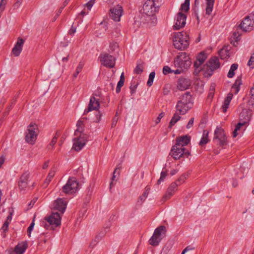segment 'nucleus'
Listing matches in <instances>:
<instances>
[{"instance_id":"f257e3e1","label":"nucleus","mask_w":254,"mask_h":254,"mask_svg":"<svg viewBox=\"0 0 254 254\" xmlns=\"http://www.w3.org/2000/svg\"><path fill=\"white\" fill-rule=\"evenodd\" d=\"M67 202L64 199L59 198L54 201V209L58 210L59 212H52L47 217L45 218L42 222L43 226L46 229H54L61 224V216L64 214L66 207Z\"/></svg>"},{"instance_id":"f03ea898","label":"nucleus","mask_w":254,"mask_h":254,"mask_svg":"<svg viewBox=\"0 0 254 254\" xmlns=\"http://www.w3.org/2000/svg\"><path fill=\"white\" fill-rule=\"evenodd\" d=\"M190 37L186 32H177L174 34L173 41L176 49L184 50L189 45Z\"/></svg>"},{"instance_id":"7ed1b4c3","label":"nucleus","mask_w":254,"mask_h":254,"mask_svg":"<svg viewBox=\"0 0 254 254\" xmlns=\"http://www.w3.org/2000/svg\"><path fill=\"white\" fill-rule=\"evenodd\" d=\"M159 7L158 1L154 0H147L142 7L143 13L149 16H153L158 11Z\"/></svg>"},{"instance_id":"20e7f679","label":"nucleus","mask_w":254,"mask_h":254,"mask_svg":"<svg viewBox=\"0 0 254 254\" xmlns=\"http://www.w3.org/2000/svg\"><path fill=\"white\" fill-rule=\"evenodd\" d=\"M191 63L190 58L185 52L181 53L174 60L175 66L182 69H187L191 65Z\"/></svg>"},{"instance_id":"39448f33","label":"nucleus","mask_w":254,"mask_h":254,"mask_svg":"<svg viewBox=\"0 0 254 254\" xmlns=\"http://www.w3.org/2000/svg\"><path fill=\"white\" fill-rule=\"evenodd\" d=\"M37 130L38 127L35 124H30L28 126L25 136V140L27 143L30 144L35 143L38 135Z\"/></svg>"},{"instance_id":"423d86ee","label":"nucleus","mask_w":254,"mask_h":254,"mask_svg":"<svg viewBox=\"0 0 254 254\" xmlns=\"http://www.w3.org/2000/svg\"><path fill=\"white\" fill-rule=\"evenodd\" d=\"M170 154L174 159L177 160L183 156L188 157L190 155V152L185 147H181L180 145L175 144L173 146Z\"/></svg>"},{"instance_id":"0eeeda50","label":"nucleus","mask_w":254,"mask_h":254,"mask_svg":"<svg viewBox=\"0 0 254 254\" xmlns=\"http://www.w3.org/2000/svg\"><path fill=\"white\" fill-rule=\"evenodd\" d=\"M78 183L75 178H69L62 188V191L66 194H72L76 192L78 189Z\"/></svg>"},{"instance_id":"6e6552de","label":"nucleus","mask_w":254,"mask_h":254,"mask_svg":"<svg viewBox=\"0 0 254 254\" xmlns=\"http://www.w3.org/2000/svg\"><path fill=\"white\" fill-rule=\"evenodd\" d=\"M220 63L218 58L214 57L211 58L206 64L204 65L203 69L206 70V73L209 76H211L214 70L219 68Z\"/></svg>"},{"instance_id":"1a4fd4ad","label":"nucleus","mask_w":254,"mask_h":254,"mask_svg":"<svg viewBox=\"0 0 254 254\" xmlns=\"http://www.w3.org/2000/svg\"><path fill=\"white\" fill-rule=\"evenodd\" d=\"M88 139L87 134H81L80 136H75L73 138L72 149L76 151H80L84 146Z\"/></svg>"},{"instance_id":"9d476101","label":"nucleus","mask_w":254,"mask_h":254,"mask_svg":"<svg viewBox=\"0 0 254 254\" xmlns=\"http://www.w3.org/2000/svg\"><path fill=\"white\" fill-rule=\"evenodd\" d=\"M239 27L245 32L252 31L254 28V15L246 16L242 21Z\"/></svg>"},{"instance_id":"9b49d317","label":"nucleus","mask_w":254,"mask_h":254,"mask_svg":"<svg viewBox=\"0 0 254 254\" xmlns=\"http://www.w3.org/2000/svg\"><path fill=\"white\" fill-rule=\"evenodd\" d=\"M100 61L101 64L107 67H113L115 64V58L106 53H102L100 57Z\"/></svg>"},{"instance_id":"f8f14e48","label":"nucleus","mask_w":254,"mask_h":254,"mask_svg":"<svg viewBox=\"0 0 254 254\" xmlns=\"http://www.w3.org/2000/svg\"><path fill=\"white\" fill-rule=\"evenodd\" d=\"M123 9L121 6L117 5L110 9V16L115 21H120Z\"/></svg>"},{"instance_id":"ddd939ff","label":"nucleus","mask_w":254,"mask_h":254,"mask_svg":"<svg viewBox=\"0 0 254 254\" xmlns=\"http://www.w3.org/2000/svg\"><path fill=\"white\" fill-rule=\"evenodd\" d=\"M187 16L185 14L179 12L176 16V22L173 26L174 30H179L186 25Z\"/></svg>"},{"instance_id":"4468645a","label":"nucleus","mask_w":254,"mask_h":254,"mask_svg":"<svg viewBox=\"0 0 254 254\" xmlns=\"http://www.w3.org/2000/svg\"><path fill=\"white\" fill-rule=\"evenodd\" d=\"M100 104L98 99H97L94 96L91 97L90 101L86 109L85 110L84 114H86L92 111H98L100 108Z\"/></svg>"},{"instance_id":"2eb2a0df","label":"nucleus","mask_w":254,"mask_h":254,"mask_svg":"<svg viewBox=\"0 0 254 254\" xmlns=\"http://www.w3.org/2000/svg\"><path fill=\"white\" fill-rule=\"evenodd\" d=\"M217 139L220 145L226 144V138L224 133V130L221 127H217L214 132V139Z\"/></svg>"},{"instance_id":"dca6fc26","label":"nucleus","mask_w":254,"mask_h":254,"mask_svg":"<svg viewBox=\"0 0 254 254\" xmlns=\"http://www.w3.org/2000/svg\"><path fill=\"white\" fill-rule=\"evenodd\" d=\"M252 117V111L250 109H244L240 113L239 115L240 122L247 125L251 120Z\"/></svg>"},{"instance_id":"f3484780","label":"nucleus","mask_w":254,"mask_h":254,"mask_svg":"<svg viewBox=\"0 0 254 254\" xmlns=\"http://www.w3.org/2000/svg\"><path fill=\"white\" fill-rule=\"evenodd\" d=\"M179 186V184L177 183V182H173L171 183L167 189L165 194L163 196V199L164 200H166L171 198L174 194L175 191L178 190V187Z\"/></svg>"},{"instance_id":"a211bd4d","label":"nucleus","mask_w":254,"mask_h":254,"mask_svg":"<svg viewBox=\"0 0 254 254\" xmlns=\"http://www.w3.org/2000/svg\"><path fill=\"white\" fill-rule=\"evenodd\" d=\"M191 84L190 79L186 78H180L177 81V88L178 89L183 91L189 88Z\"/></svg>"},{"instance_id":"6ab92c4d","label":"nucleus","mask_w":254,"mask_h":254,"mask_svg":"<svg viewBox=\"0 0 254 254\" xmlns=\"http://www.w3.org/2000/svg\"><path fill=\"white\" fill-rule=\"evenodd\" d=\"M24 41L23 39L18 38L17 42L12 50V53L15 57H18L20 54L23 46Z\"/></svg>"},{"instance_id":"aec40b11","label":"nucleus","mask_w":254,"mask_h":254,"mask_svg":"<svg viewBox=\"0 0 254 254\" xmlns=\"http://www.w3.org/2000/svg\"><path fill=\"white\" fill-rule=\"evenodd\" d=\"M177 112L181 115H185L190 108V105L182 103L181 101H178L176 106Z\"/></svg>"},{"instance_id":"412c9836","label":"nucleus","mask_w":254,"mask_h":254,"mask_svg":"<svg viewBox=\"0 0 254 254\" xmlns=\"http://www.w3.org/2000/svg\"><path fill=\"white\" fill-rule=\"evenodd\" d=\"M30 176V173L24 172L20 177V181L18 182V186L21 190L25 189L27 186V181Z\"/></svg>"},{"instance_id":"4be33fe9","label":"nucleus","mask_w":254,"mask_h":254,"mask_svg":"<svg viewBox=\"0 0 254 254\" xmlns=\"http://www.w3.org/2000/svg\"><path fill=\"white\" fill-rule=\"evenodd\" d=\"M26 242H23L16 245L14 249V252H11L9 254H23L27 248Z\"/></svg>"},{"instance_id":"5701e85b","label":"nucleus","mask_w":254,"mask_h":254,"mask_svg":"<svg viewBox=\"0 0 254 254\" xmlns=\"http://www.w3.org/2000/svg\"><path fill=\"white\" fill-rule=\"evenodd\" d=\"M190 137L188 135H183L176 138V144L180 145V146L184 147L190 142Z\"/></svg>"},{"instance_id":"b1692460","label":"nucleus","mask_w":254,"mask_h":254,"mask_svg":"<svg viewBox=\"0 0 254 254\" xmlns=\"http://www.w3.org/2000/svg\"><path fill=\"white\" fill-rule=\"evenodd\" d=\"M178 101H181L182 103L191 105V96L189 92H187L184 94L180 98Z\"/></svg>"},{"instance_id":"393cba45","label":"nucleus","mask_w":254,"mask_h":254,"mask_svg":"<svg viewBox=\"0 0 254 254\" xmlns=\"http://www.w3.org/2000/svg\"><path fill=\"white\" fill-rule=\"evenodd\" d=\"M242 84V81L240 77H238L233 85L231 89V93L236 94L240 90V86Z\"/></svg>"},{"instance_id":"a878e982","label":"nucleus","mask_w":254,"mask_h":254,"mask_svg":"<svg viewBox=\"0 0 254 254\" xmlns=\"http://www.w3.org/2000/svg\"><path fill=\"white\" fill-rule=\"evenodd\" d=\"M232 98L233 94L232 93H229L227 95L226 98L224 100L223 105L222 106V111L224 113H225L227 111Z\"/></svg>"},{"instance_id":"bb28decb","label":"nucleus","mask_w":254,"mask_h":254,"mask_svg":"<svg viewBox=\"0 0 254 254\" xmlns=\"http://www.w3.org/2000/svg\"><path fill=\"white\" fill-rule=\"evenodd\" d=\"M206 1L205 13L210 15L212 11L215 0H206Z\"/></svg>"},{"instance_id":"cd10ccee","label":"nucleus","mask_w":254,"mask_h":254,"mask_svg":"<svg viewBox=\"0 0 254 254\" xmlns=\"http://www.w3.org/2000/svg\"><path fill=\"white\" fill-rule=\"evenodd\" d=\"M161 239L162 238H160L157 235H155V234H153V236L149 240V244L153 246H158Z\"/></svg>"},{"instance_id":"c85d7f7f","label":"nucleus","mask_w":254,"mask_h":254,"mask_svg":"<svg viewBox=\"0 0 254 254\" xmlns=\"http://www.w3.org/2000/svg\"><path fill=\"white\" fill-rule=\"evenodd\" d=\"M208 134L209 132L207 130H204L203 131V134L202 138L201 139L199 143V144L201 146L204 145L206 144L208 141Z\"/></svg>"},{"instance_id":"c756f323","label":"nucleus","mask_w":254,"mask_h":254,"mask_svg":"<svg viewBox=\"0 0 254 254\" xmlns=\"http://www.w3.org/2000/svg\"><path fill=\"white\" fill-rule=\"evenodd\" d=\"M55 172L54 170H50L49 173V174L45 180L44 183H43V186L44 188L47 187L49 183L51 182V180L55 176Z\"/></svg>"},{"instance_id":"7c9ffc66","label":"nucleus","mask_w":254,"mask_h":254,"mask_svg":"<svg viewBox=\"0 0 254 254\" xmlns=\"http://www.w3.org/2000/svg\"><path fill=\"white\" fill-rule=\"evenodd\" d=\"M166 232V227L164 226H160L157 228L154 232L155 235H157L160 238H161L162 233L164 234Z\"/></svg>"},{"instance_id":"2f4dec72","label":"nucleus","mask_w":254,"mask_h":254,"mask_svg":"<svg viewBox=\"0 0 254 254\" xmlns=\"http://www.w3.org/2000/svg\"><path fill=\"white\" fill-rule=\"evenodd\" d=\"M178 113H179L177 112V113L174 115L173 118L171 120L169 126L170 128H171L172 127L174 126L181 119V117L178 115Z\"/></svg>"},{"instance_id":"473e14b6","label":"nucleus","mask_w":254,"mask_h":254,"mask_svg":"<svg viewBox=\"0 0 254 254\" xmlns=\"http://www.w3.org/2000/svg\"><path fill=\"white\" fill-rule=\"evenodd\" d=\"M84 65V63L83 62H80L77 67L76 68L75 71L73 74V77L74 78L77 77L78 74L81 71L83 66Z\"/></svg>"},{"instance_id":"72a5a7b5","label":"nucleus","mask_w":254,"mask_h":254,"mask_svg":"<svg viewBox=\"0 0 254 254\" xmlns=\"http://www.w3.org/2000/svg\"><path fill=\"white\" fill-rule=\"evenodd\" d=\"M238 65L236 64H233L231 66V68L228 73V77L229 78H232L234 76V75H235V70H236L237 68H238Z\"/></svg>"},{"instance_id":"f704fd0d","label":"nucleus","mask_w":254,"mask_h":254,"mask_svg":"<svg viewBox=\"0 0 254 254\" xmlns=\"http://www.w3.org/2000/svg\"><path fill=\"white\" fill-rule=\"evenodd\" d=\"M190 0H185L184 3L182 4L180 10L185 12L189 11L190 9Z\"/></svg>"},{"instance_id":"c9c22d12","label":"nucleus","mask_w":254,"mask_h":254,"mask_svg":"<svg viewBox=\"0 0 254 254\" xmlns=\"http://www.w3.org/2000/svg\"><path fill=\"white\" fill-rule=\"evenodd\" d=\"M143 70V65L142 63H139L137 64L135 69L134 72L136 74H141Z\"/></svg>"},{"instance_id":"e433bc0d","label":"nucleus","mask_w":254,"mask_h":254,"mask_svg":"<svg viewBox=\"0 0 254 254\" xmlns=\"http://www.w3.org/2000/svg\"><path fill=\"white\" fill-rule=\"evenodd\" d=\"M245 125H246L243 124V123H242L241 122H239L236 126L233 132V137H236L238 135L239 133L238 132V131L239 130H240L241 127L242 126H245Z\"/></svg>"},{"instance_id":"4c0bfd02","label":"nucleus","mask_w":254,"mask_h":254,"mask_svg":"<svg viewBox=\"0 0 254 254\" xmlns=\"http://www.w3.org/2000/svg\"><path fill=\"white\" fill-rule=\"evenodd\" d=\"M104 236V234L102 233V234H98L94 241H93L90 245V247H91L92 246V247H93L95 245H96V244L101 240V239L102 238V237Z\"/></svg>"},{"instance_id":"58836bf2","label":"nucleus","mask_w":254,"mask_h":254,"mask_svg":"<svg viewBox=\"0 0 254 254\" xmlns=\"http://www.w3.org/2000/svg\"><path fill=\"white\" fill-rule=\"evenodd\" d=\"M155 72L154 71H152L150 73L149 75V78L147 83L148 86H151L152 85L153 82V79L155 77Z\"/></svg>"},{"instance_id":"ea45409f","label":"nucleus","mask_w":254,"mask_h":254,"mask_svg":"<svg viewBox=\"0 0 254 254\" xmlns=\"http://www.w3.org/2000/svg\"><path fill=\"white\" fill-rule=\"evenodd\" d=\"M84 128L83 127H78L74 132V136H80L81 134H86L83 133Z\"/></svg>"},{"instance_id":"a19ab883","label":"nucleus","mask_w":254,"mask_h":254,"mask_svg":"<svg viewBox=\"0 0 254 254\" xmlns=\"http://www.w3.org/2000/svg\"><path fill=\"white\" fill-rule=\"evenodd\" d=\"M206 58L207 57L205 54L204 53H201L197 56L196 59L199 61V62L203 63L206 59Z\"/></svg>"},{"instance_id":"79ce46f5","label":"nucleus","mask_w":254,"mask_h":254,"mask_svg":"<svg viewBox=\"0 0 254 254\" xmlns=\"http://www.w3.org/2000/svg\"><path fill=\"white\" fill-rule=\"evenodd\" d=\"M167 176V173L166 172L162 171L161 173V176L159 179L157 181V185H159L161 184V182H163L164 179Z\"/></svg>"},{"instance_id":"37998d69","label":"nucleus","mask_w":254,"mask_h":254,"mask_svg":"<svg viewBox=\"0 0 254 254\" xmlns=\"http://www.w3.org/2000/svg\"><path fill=\"white\" fill-rule=\"evenodd\" d=\"M59 135H58V132H56V135H55V136L52 138L50 144H49V146H51L52 147V148H53V147L54 146L55 144L57 142V138L58 137H59Z\"/></svg>"},{"instance_id":"c03bdc74","label":"nucleus","mask_w":254,"mask_h":254,"mask_svg":"<svg viewBox=\"0 0 254 254\" xmlns=\"http://www.w3.org/2000/svg\"><path fill=\"white\" fill-rule=\"evenodd\" d=\"M35 223H34V220L33 219V221L30 224V226L28 227L27 229V233H28V236L29 237H31V231L33 230L34 226Z\"/></svg>"},{"instance_id":"a18cd8bd","label":"nucleus","mask_w":254,"mask_h":254,"mask_svg":"<svg viewBox=\"0 0 254 254\" xmlns=\"http://www.w3.org/2000/svg\"><path fill=\"white\" fill-rule=\"evenodd\" d=\"M248 65L251 68L254 67V54H252L248 63Z\"/></svg>"},{"instance_id":"49530a36","label":"nucleus","mask_w":254,"mask_h":254,"mask_svg":"<svg viewBox=\"0 0 254 254\" xmlns=\"http://www.w3.org/2000/svg\"><path fill=\"white\" fill-rule=\"evenodd\" d=\"M125 81L122 80H119L117 86L116 88V92L119 93L121 91V87L124 85Z\"/></svg>"},{"instance_id":"de8ad7c7","label":"nucleus","mask_w":254,"mask_h":254,"mask_svg":"<svg viewBox=\"0 0 254 254\" xmlns=\"http://www.w3.org/2000/svg\"><path fill=\"white\" fill-rule=\"evenodd\" d=\"M186 179L187 177H186V175H183L178 179V180L176 182H177V183L180 185L181 184L185 182Z\"/></svg>"},{"instance_id":"09e8293b","label":"nucleus","mask_w":254,"mask_h":254,"mask_svg":"<svg viewBox=\"0 0 254 254\" xmlns=\"http://www.w3.org/2000/svg\"><path fill=\"white\" fill-rule=\"evenodd\" d=\"M118 47V44L116 42H113L110 44V48L112 51H115Z\"/></svg>"},{"instance_id":"8fccbe9b","label":"nucleus","mask_w":254,"mask_h":254,"mask_svg":"<svg viewBox=\"0 0 254 254\" xmlns=\"http://www.w3.org/2000/svg\"><path fill=\"white\" fill-rule=\"evenodd\" d=\"M102 116V114L100 112H98V113L96 115L94 122H95V123L99 122L101 120Z\"/></svg>"},{"instance_id":"3c124183","label":"nucleus","mask_w":254,"mask_h":254,"mask_svg":"<svg viewBox=\"0 0 254 254\" xmlns=\"http://www.w3.org/2000/svg\"><path fill=\"white\" fill-rule=\"evenodd\" d=\"M23 0H16V2L13 5V7L14 9H17L19 7L20 5L22 2Z\"/></svg>"},{"instance_id":"603ef678","label":"nucleus","mask_w":254,"mask_h":254,"mask_svg":"<svg viewBox=\"0 0 254 254\" xmlns=\"http://www.w3.org/2000/svg\"><path fill=\"white\" fill-rule=\"evenodd\" d=\"M163 72L164 74H167L172 72L171 68L168 66H165L163 68Z\"/></svg>"},{"instance_id":"864d4df0","label":"nucleus","mask_w":254,"mask_h":254,"mask_svg":"<svg viewBox=\"0 0 254 254\" xmlns=\"http://www.w3.org/2000/svg\"><path fill=\"white\" fill-rule=\"evenodd\" d=\"M95 0H90L88 2L85 4L88 10H90L93 4L94 3Z\"/></svg>"},{"instance_id":"5fc2aeb1","label":"nucleus","mask_w":254,"mask_h":254,"mask_svg":"<svg viewBox=\"0 0 254 254\" xmlns=\"http://www.w3.org/2000/svg\"><path fill=\"white\" fill-rule=\"evenodd\" d=\"M149 190H150V188L148 186L146 187L145 188V190L142 195H143L144 198H146V197H147V196L148 195Z\"/></svg>"},{"instance_id":"6e6d98bb","label":"nucleus","mask_w":254,"mask_h":254,"mask_svg":"<svg viewBox=\"0 0 254 254\" xmlns=\"http://www.w3.org/2000/svg\"><path fill=\"white\" fill-rule=\"evenodd\" d=\"M116 114H117V113H116ZM118 121V117H117V115H116V116L114 117L113 121H112V125H111L112 127H115Z\"/></svg>"},{"instance_id":"4d7b16f0","label":"nucleus","mask_w":254,"mask_h":254,"mask_svg":"<svg viewBox=\"0 0 254 254\" xmlns=\"http://www.w3.org/2000/svg\"><path fill=\"white\" fill-rule=\"evenodd\" d=\"M227 52L226 50L224 49H221L219 51V56H220V58L221 59H223L225 58L224 56L225 54H227Z\"/></svg>"},{"instance_id":"13d9d810","label":"nucleus","mask_w":254,"mask_h":254,"mask_svg":"<svg viewBox=\"0 0 254 254\" xmlns=\"http://www.w3.org/2000/svg\"><path fill=\"white\" fill-rule=\"evenodd\" d=\"M193 122H194V118H191L190 120V121H189V122L187 125V128L189 129V128H190V127H191L193 126Z\"/></svg>"},{"instance_id":"bf43d9fd","label":"nucleus","mask_w":254,"mask_h":254,"mask_svg":"<svg viewBox=\"0 0 254 254\" xmlns=\"http://www.w3.org/2000/svg\"><path fill=\"white\" fill-rule=\"evenodd\" d=\"M9 223L7 222H4V224H3V226L1 228V230L3 232H6L7 231Z\"/></svg>"},{"instance_id":"052dcab7","label":"nucleus","mask_w":254,"mask_h":254,"mask_svg":"<svg viewBox=\"0 0 254 254\" xmlns=\"http://www.w3.org/2000/svg\"><path fill=\"white\" fill-rule=\"evenodd\" d=\"M241 36V34L239 33L238 31H236L233 34V38L236 39V41L238 40L239 38Z\"/></svg>"},{"instance_id":"680f3d73","label":"nucleus","mask_w":254,"mask_h":254,"mask_svg":"<svg viewBox=\"0 0 254 254\" xmlns=\"http://www.w3.org/2000/svg\"><path fill=\"white\" fill-rule=\"evenodd\" d=\"M120 167H119V166H117V167L115 168V169L114 171L113 176L112 179V181L114 180L116 177V176L115 174L116 173H118V174L120 173Z\"/></svg>"},{"instance_id":"e2e57ef3","label":"nucleus","mask_w":254,"mask_h":254,"mask_svg":"<svg viewBox=\"0 0 254 254\" xmlns=\"http://www.w3.org/2000/svg\"><path fill=\"white\" fill-rule=\"evenodd\" d=\"M146 198H144L143 195H141L138 200H137V203L139 205H141L143 202L144 201Z\"/></svg>"},{"instance_id":"0e129e2a","label":"nucleus","mask_w":254,"mask_h":254,"mask_svg":"<svg viewBox=\"0 0 254 254\" xmlns=\"http://www.w3.org/2000/svg\"><path fill=\"white\" fill-rule=\"evenodd\" d=\"M194 249V248H193V247H191L190 246H188L183 251L182 254H185L186 252H187L189 251L193 250Z\"/></svg>"},{"instance_id":"69168bd1","label":"nucleus","mask_w":254,"mask_h":254,"mask_svg":"<svg viewBox=\"0 0 254 254\" xmlns=\"http://www.w3.org/2000/svg\"><path fill=\"white\" fill-rule=\"evenodd\" d=\"M137 84H135L133 86H132V85L130 86V93L131 95H132L134 93V92H135V90L136 89V87H137Z\"/></svg>"},{"instance_id":"338daca9","label":"nucleus","mask_w":254,"mask_h":254,"mask_svg":"<svg viewBox=\"0 0 254 254\" xmlns=\"http://www.w3.org/2000/svg\"><path fill=\"white\" fill-rule=\"evenodd\" d=\"M202 64V63L199 62V61L196 59V61L194 63V66L196 68H198Z\"/></svg>"},{"instance_id":"774afa93","label":"nucleus","mask_w":254,"mask_h":254,"mask_svg":"<svg viewBox=\"0 0 254 254\" xmlns=\"http://www.w3.org/2000/svg\"><path fill=\"white\" fill-rule=\"evenodd\" d=\"M164 115V113L163 112L161 113L159 115L158 118H157V119L156 120V124H158L160 122V120L163 117Z\"/></svg>"}]
</instances>
